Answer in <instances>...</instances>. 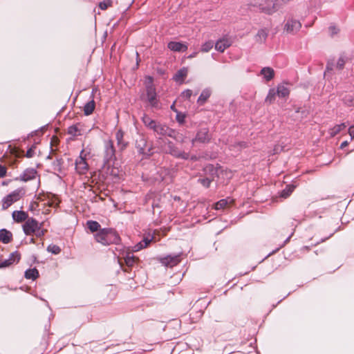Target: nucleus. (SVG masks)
Wrapping results in <instances>:
<instances>
[{
    "instance_id": "nucleus-1",
    "label": "nucleus",
    "mask_w": 354,
    "mask_h": 354,
    "mask_svg": "<svg viewBox=\"0 0 354 354\" xmlns=\"http://www.w3.org/2000/svg\"><path fill=\"white\" fill-rule=\"evenodd\" d=\"M249 6L267 15H272L281 8L278 0H252Z\"/></svg>"
},
{
    "instance_id": "nucleus-36",
    "label": "nucleus",
    "mask_w": 354,
    "mask_h": 354,
    "mask_svg": "<svg viewBox=\"0 0 354 354\" xmlns=\"http://www.w3.org/2000/svg\"><path fill=\"white\" fill-rule=\"evenodd\" d=\"M62 162H63V160L62 159H56L53 162V169L56 171H58V172H61L62 171Z\"/></svg>"
},
{
    "instance_id": "nucleus-18",
    "label": "nucleus",
    "mask_w": 354,
    "mask_h": 354,
    "mask_svg": "<svg viewBox=\"0 0 354 354\" xmlns=\"http://www.w3.org/2000/svg\"><path fill=\"white\" fill-rule=\"evenodd\" d=\"M13 220L17 223H21L28 218V214L24 211H14L12 214Z\"/></svg>"
},
{
    "instance_id": "nucleus-28",
    "label": "nucleus",
    "mask_w": 354,
    "mask_h": 354,
    "mask_svg": "<svg viewBox=\"0 0 354 354\" xmlns=\"http://www.w3.org/2000/svg\"><path fill=\"white\" fill-rule=\"evenodd\" d=\"M39 277V272L37 268L28 269L25 272V277L28 279L35 280Z\"/></svg>"
},
{
    "instance_id": "nucleus-57",
    "label": "nucleus",
    "mask_w": 354,
    "mask_h": 354,
    "mask_svg": "<svg viewBox=\"0 0 354 354\" xmlns=\"http://www.w3.org/2000/svg\"><path fill=\"white\" fill-rule=\"evenodd\" d=\"M191 159H192V160H196V156H192V157L191 158Z\"/></svg>"
},
{
    "instance_id": "nucleus-19",
    "label": "nucleus",
    "mask_w": 354,
    "mask_h": 354,
    "mask_svg": "<svg viewBox=\"0 0 354 354\" xmlns=\"http://www.w3.org/2000/svg\"><path fill=\"white\" fill-rule=\"evenodd\" d=\"M12 239V234L11 232L6 229L0 230V241L7 244L9 243Z\"/></svg>"
},
{
    "instance_id": "nucleus-56",
    "label": "nucleus",
    "mask_w": 354,
    "mask_h": 354,
    "mask_svg": "<svg viewBox=\"0 0 354 354\" xmlns=\"http://www.w3.org/2000/svg\"><path fill=\"white\" fill-rule=\"evenodd\" d=\"M171 109L173 110L174 112H175V110H177L176 108H175V104L174 103L171 106Z\"/></svg>"
},
{
    "instance_id": "nucleus-47",
    "label": "nucleus",
    "mask_w": 354,
    "mask_h": 354,
    "mask_svg": "<svg viewBox=\"0 0 354 354\" xmlns=\"http://www.w3.org/2000/svg\"><path fill=\"white\" fill-rule=\"evenodd\" d=\"M33 234H35L38 237L44 235V231L41 229V224L39 225L38 230H37Z\"/></svg>"
},
{
    "instance_id": "nucleus-42",
    "label": "nucleus",
    "mask_w": 354,
    "mask_h": 354,
    "mask_svg": "<svg viewBox=\"0 0 354 354\" xmlns=\"http://www.w3.org/2000/svg\"><path fill=\"white\" fill-rule=\"evenodd\" d=\"M198 182L205 187H209L212 180L209 178H199Z\"/></svg>"
},
{
    "instance_id": "nucleus-21",
    "label": "nucleus",
    "mask_w": 354,
    "mask_h": 354,
    "mask_svg": "<svg viewBox=\"0 0 354 354\" xmlns=\"http://www.w3.org/2000/svg\"><path fill=\"white\" fill-rule=\"evenodd\" d=\"M86 226L91 232H98L102 230L100 223L95 221H87Z\"/></svg>"
},
{
    "instance_id": "nucleus-13",
    "label": "nucleus",
    "mask_w": 354,
    "mask_h": 354,
    "mask_svg": "<svg viewBox=\"0 0 354 354\" xmlns=\"http://www.w3.org/2000/svg\"><path fill=\"white\" fill-rule=\"evenodd\" d=\"M147 97L150 105L152 107H158V101L156 99V89L153 86H148L147 87Z\"/></svg>"
},
{
    "instance_id": "nucleus-16",
    "label": "nucleus",
    "mask_w": 354,
    "mask_h": 354,
    "mask_svg": "<svg viewBox=\"0 0 354 354\" xmlns=\"http://www.w3.org/2000/svg\"><path fill=\"white\" fill-rule=\"evenodd\" d=\"M231 44V41L228 39L223 38L216 41L215 44V49L220 53H223Z\"/></svg>"
},
{
    "instance_id": "nucleus-35",
    "label": "nucleus",
    "mask_w": 354,
    "mask_h": 354,
    "mask_svg": "<svg viewBox=\"0 0 354 354\" xmlns=\"http://www.w3.org/2000/svg\"><path fill=\"white\" fill-rule=\"evenodd\" d=\"M276 95H277V93L274 88L270 89L268 94L266 98V102L272 103L274 100Z\"/></svg>"
},
{
    "instance_id": "nucleus-55",
    "label": "nucleus",
    "mask_w": 354,
    "mask_h": 354,
    "mask_svg": "<svg viewBox=\"0 0 354 354\" xmlns=\"http://www.w3.org/2000/svg\"><path fill=\"white\" fill-rule=\"evenodd\" d=\"M347 145H348V142H347V141H344V142H343L341 144V146H340V147H341V148H344V147H345L346 146H347Z\"/></svg>"
},
{
    "instance_id": "nucleus-12",
    "label": "nucleus",
    "mask_w": 354,
    "mask_h": 354,
    "mask_svg": "<svg viewBox=\"0 0 354 354\" xmlns=\"http://www.w3.org/2000/svg\"><path fill=\"white\" fill-rule=\"evenodd\" d=\"M20 258V254L17 251L12 252L8 259L0 261V268H7L13 264L17 263L19 261Z\"/></svg>"
},
{
    "instance_id": "nucleus-29",
    "label": "nucleus",
    "mask_w": 354,
    "mask_h": 354,
    "mask_svg": "<svg viewBox=\"0 0 354 354\" xmlns=\"http://www.w3.org/2000/svg\"><path fill=\"white\" fill-rule=\"evenodd\" d=\"M142 120L144 123V124L149 128V129H151L154 127L156 123L157 122L156 120H153L151 119L147 115L145 114L142 118Z\"/></svg>"
},
{
    "instance_id": "nucleus-22",
    "label": "nucleus",
    "mask_w": 354,
    "mask_h": 354,
    "mask_svg": "<svg viewBox=\"0 0 354 354\" xmlns=\"http://www.w3.org/2000/svg\"><path fill=\"white\" fill-rule=\"evenodd\" d=\"M210 95H211V90L209 88L204 89L201 92L200 96L198 98V100H197L198 103L200 104H203L207 101V100L209 97Z\"/></svg>"
},
{
    "instance_id": "nucleus-11",
    "label": "nucleus",
    "mask_w": 354,
    "mask_h": 354,
    "mask_svg": "<svg viewBox=\"0 0 354 354\" xmlns=\"http://www.w3.org/2000/svg\"><path fill=\"white\" fill-rule=\"evenodd\" d=\"M167 152L176 158L183 160H188L189 158V153L182 151L171 142H169L168 143Z\"/></svg>"
},
{
    "instance_id": "nucleus-48",
    "label": "nucleus",
    "mask_w": 354,
    "mask_h": 354,
    "mask_svg": "<svg viewBox=\"0 0 354 354\" xmlns=\"http://www.w3.org/2000/svg\"><path fill=\"white\" fill-rule=\"evenodd\" d=\"M143 242H142V241L140 242H139L138 243H137L135 246H134V250L135 251H139L143 248H145L146 247H144L143 245Z\"/></svg>"
},
{
    "instance_id": "nucleus-45",
    "label": "nucleus",
    "mask_w": 354,
    "mask_h": 354,
    "mask_svg": "<svg viewBox=\"0 0 354 354\" xmlns=\"http://www.w3.org/2000/svg\"><path fill=\"white\" fill-rule=\"evenodd\" d=\"M153 239V236H151V237H145L142 240V242H143V245L144 247H147L148 245L152 241V240Z\"/></svg>"
},
{
    "instance_id": "nucleus-9",
    "label": "nucleus",
    "mask_w": 354,
    "mask_h": 354,
    "mask_svg": "<svg viewBox=\"0 0 354 354\" xmlns=\"http://www.w3.org/2000/svg\"><path fill=\"white\" fill-rule=\"evenodd\" d=\"M180 253L174 255H168L167 257H162L160 261L165 266L172 268L180 262Z\"/></svg>"
},
{
    "instance_id": "nucleus-23",
    "label": "nucleus",
    "mask_w": 354,
    "mask_h": 354,
    "mask_svg": "<svg viewBox=\"0 0 354 354\" xmlns=\"http://www.w3.org/2000/svg\"><path fill=\"white\" fill-rule=\"evenodd\" d=\"M187 75V69L186 68H180L174 76V80L176 82H183L184 78Z\"/></svg>"
},
{
    "instance_id": "nucleus-38",
    "label": "nucleus",
    "mask_w": 354,
    "mask_h": 354,
    "mask_svg": "<svg viewBox=\"0 0 354 354\" xmlns=\"http://www.w3.org/2000/svg\"><path fill=\"white\" fill-rule=\"evenodd\" d=\"M175 112L176 113V121L180 124H183L185 122V117H186L185 114L182 112L178 111V110H175Z\"/></svg>"
},
{
    "instance_id": "nucleus-14",
    "label": "nucleus",
    "mask_w": 354,
    "mask_h": 354,
    "mask_svg": "<svg viewBox=\"0 0 354 354\" xmlns=\"http://www.w3.org/2000/svg\"><path fill=\"white\" fill-rule=\"evenodd\" d=\"M136 145L140 153L145 156H150L152 153L150 148L147 150V141L144 138L141 137L139 140H137Z\"/></svg>"
},
{
    "instance_id": "nucleus-20",
    "label": "nucleus",
    "mask_w": 354,
    "mask_h": 354,
    "mask_svg": "<svg viewBox=\"0 0 354 354\" xmlns=\"http://www.w3.org/2000/svg\"><path fill=\"white\" fill-rule=\"evenodd\" d=\"M261 74L263 76L264 79L268 82L273 78L274 72L270 67H264L261 69Z\"/></svg>"
},
{
    "instance_id": "nucleus-46",
    "label": "nucleus",
    "mask_w": 354,
    "mask_h": 354,
    "mask_svg": "<svg viewBox=\"0 0 354 354\" xmlns=\"http://www.w3.org/2000/svg\"><path fill=\"white\" fill-rule=\"evenodd\" d=\"M35 146H32V147H30L27 151H26V156L27 158H32L34 154H35Z\"/></svg>"
},
{
    "instance_id": "nucleus-43",
    "label": "nucleus",
    "mask_w": 354,
    "mask_h": 354,
    "mask_svg": "<svg viewBox=\"0 0 354 354\" xmlns=\"http://www.w3.org/2000/svg\"><path fill=\"white\" fill-rule=\"evenodd\" d=\"M345 59L344 57H340L337 62V68L339 70L342 69L345 64Z\"/></svg>"
},
{
    "instance_id": "nucleus-40",
    "label": "nucleus",
    "mask_w": 354,
    "mask_h": 354,
    "mask_svg": "<svg viewBox=\"0 0 354 354\" xmlns=\"http://www.w3.org/2000/svg\"><path fill=\"white\" fill-rule=\"evenodd\" d=\"M124 261H125V263L127 264V266L131 267L136 262V257L133 255L128 254L125 257Z\"/></svg>"
},
{
    "instance_id": "nucleus-41",
    "label": "nucleus",
    "mask_w": 354,
    "mask_h": 354,
    "mask_svg": "<svg viewBox=\"0 0 354 354\" xmlns=\"http://www.w3.org/2000/svg\"><path fill=\"white\" fill-rule=\"evenodd\" d=\"M111 4V0H103L99 3V7L101 10H106Z\"/></svg>"
},
{
    "instance_id": "nucleus-3",
    "label": "nucleus",
    "mask_w": 354,
    "mask_h": 354,
    "mask_svg": "<svg viewBox=\"0 0 354 354\" xmlns=\"http://www.w3.org/2000/svg\"><path fill=\"white\" fill-rule=\"evenodd\" d=\"M25 194V191L22 188L17 189L6 197H4L2 200V209H6L9 207H10L14 203L18 201L22 196Z\"/></svg>"
},
{
    "instance_id": "nucleus-34",
    "label": "nucleus",
    "mask_w": 354,
    "mask_h": 354,
    "mask_svg": "<svg viewBox=\"0 0 354 354\" xmlns=\"http://www.w3.org/2000/svg\"><path fill=\"white\" fill-rule=\"evenodd\" d=\"M214 44L212 41H207L202 45L201 50L203 53H207L213 48Z\"/></svg>"
},
{
    "instance_id": "nucleus-31",
    "label": "nucleus",
    "mask_w": 354,
    "mask_h": 354,
    "mask_svg": "<svg viewBox=\"0 0 354 354\" xmlns=\"http://www.w3.org/2000/svg\"><path fill=\"white\" fill-rule=\"evenodd\" d=\"M79 125L80 124H78L70 126L68 128V133L72 136H80L82 133L81 130L78 127Z\"/></svg>"
},
{
    "instance_id": "nucleus-30",
    "label": "nucleus",
    "mask_w": 354,
    "mask_h": 354,
    "mask_svg": "<svg viewBox=\"0 0 354 354\" xmlns=\"http://www.w3.org/2000/svg\"><path fill=\"white\" fill-rule=\"evenodd\" d=\"M268 35V32L266 29H261L258 31L256 35V40L258 42H263L266 41Z\"/></svg>"
},
{
    "instance_id": "nucleus-50",
    "label": "nucleus",
    "mask_w": 354,
    "mask_h": 354,
    "mask_svg": "<svg viewBox=\"0 0 354 354\" xmlns=\"http://www.w3.org/2000/svg\"><path fill=\"white\" fill-rule=\"evenodd\" d=\"M236 145L239 149H243L247 147V144L245 142H238Z\"/></svg>"
},
{
    "instance_id": "nucleus-39",
    "label": "nucleus",
    "mask_w": 354,
    "mask_h": 354,
    "mask_svg": "<svg viewBox=\"0 0 354 354\" xmlns=\"http://www.w3.org/2000/svg\"><path fill=\"white\" fill-rule=\"evenodd\" d=\"M228 203L227 199H221L215 204L216 209H221L227 206Z\"/></svg>"
},
{
    "instance_id": "nucleus-5",
    "label": "nucleus",
    "mask_w": 354,
    "mask_h": 354,
    "mask_svg": "<svg viewBox=\"0 0 354 354\" xmlns=\"http://www.w3.org/2000/svg\"><path fill=\"white\" fill-rule=\"evenodd\" d=\"M152 130L160 136H169L174 138L176 136V131L167 127L166 124L156 122Z\"/></svg>"
},
{
    "instance_id": "nucleus-10",
    "label": "nucleus",
    "mask_w": 354,
    "mask_h": 354,
    "mask_svg": "<svg viewBox=\"0 0 354 354\" xmlns=\"http://www.w3.org/2000/svg\"><path fill=\"white\" fill-rule=\"evenodd\" d=\"M301 24L299 20L289 19L284 25V30L290 34H295L300 30Z\"/></svg>"
},
{
    "instance_id": "nucleus-32",
    "label": "nucleus",
    "mask_w": 354,
    "mask_h": 354,
    "mask_svg": "<svg viewBox=\"0 0 354 354\" xmlns=\"http://www.w3.org/2000/svg\"><path fill=\"white\" fill-rule=\"evenodd\" d=\"M295 189V186L292 185H288L284 189H283L280 193V196L286 198H288L291 193L293 192Z\"/></svg>"
},
{
    "instance_id": "nucleus-24",
    "label": "nucleus",
    "mask_w": 354,
    "mask_h": 354,
    "mask_svg": "<svg viewBox=\"0 0 354 354\" xmlns=\"http://www.w3.org/2000/svg\"><path fill=\"white\" fill-rule=\"evenodd\" d=\"M277 93L279 97H284L288 96L290 91L287 86L283 84H279L277 88Z\"/></svg>"
},
{
    "instance_id": "nucleus-44",
    "label": "nucleus",
    "mask_w": 354,
    "mask_h": 354,
    "mask_svg": "<svg viewBox=\"0 0 354 354\" xmlns=\"http://www.w3.org/2000/svg\"><path fill=\"white\" fill-rule=\"evenodd\" d=\"M192 91L190 89H187V90L184 91L181 94L182 97L186 100L189 99L190 97L192 96Z\"/></svg>"
},
{
    "instance_id": "nucleus-54",
    "label": "nucleus",
    "mask_w": 354,
    "mask_h": 354,
    "mask_svg": "<svg viewBox=\"0 0 354 354\" xmlns=\"http://www.w3.org/2000/svg\"><path fill=\"white\" fill-rule=\"evenodd\" d=\"M330 70H332V66L330 64V63H328L327 66H326V71L328 72Z\"/></svg>"
},
{
    "instance_id": "nucleus-6",
    "label": "nucleus",
    "mask_w": 354,
    "mask_h": 354,
    "mask_svg": "<svg viewBox=\"0 0 354 354\" xmlns=\"http://www.w3.org/2000/svg\"><path fill=\"white\" fill-rule=\"evenodd\" d=\"M211 138L212 137L211 135L209 133L208 128H201L197 131L196 137L192 140V145H194L196 142H198L201 143H207L210 141Z\"/></svg>"
},
{
    "instance_id": "nucleus-25",
    "label": "nucleus",
    "mask_w": 354,
    "mask_h": 354,
    "mask_svg": "<svg viewBox=\"0 0 354 354\" xmlns=\"http://www.w3.org/2000/svg\"><path fill=\"white\" fill-rule=\"evenodd\" d=\"M343 103L347 106H354V93H346L342 97Z\"/></svg>"
},
{
    "instance_id": "nucleus-33",
    "label": "nucleus",
    "mask_w": 354,
    "mask_h": 354,
    "mask_svg": "<svg viewBox=\"0 0 354 354\" xmlns=\"http://www.w3.org/2000/svg\"><path fill=\"white\" fill-rule=\"evenodd\" d=\"M345 123H342L339 124L335 125L334 127L330 129V134L331 136H336L338 133H339L342 130L346 128Z\"/></svg>"
},
{
    "instance_id": "nucleus-37",
    "label": "nucleus",
    "mask_w": 354,
    "mask_h": 354,
    "mask_svg": "<svg viewBox=\"0 0 354 354\" xmlns=\"http://www.w3.org/2000/svg\"><path fill=\"white\" fill-rule=\"evenodd\" d=\"M47 251L51 252L52 254H57L60 253L61 248L57 245L50 244L48 246Z\"/></svg>"
},
{
    "instance_id": "nucleus-7",
    "label": "nucleus",
    "mask_w": 354,
    "mask_h": 354,
    "mask_svg": "<svg viewBox=\"0 0 354 354\" xmlns=\"http://www.w3.org/2000/svg\"><path fill=\"white\" fill-rule=\"evenodd\" d=\"M40 224L36 219L29 218L23 225V230L26 235H31L38 230Z\"/></svg>"
},
{
    "instance_id": "nucleus-4",
    "label": "nucleus",
    "mask_w": 354,
    "mask_h": 354,
    "mask_svg": "<svg viewBox=\"0 0 354 354\" xmlns=\"http://www.w3.org/2000/svg\"><path fill=\"white\" fill-rule=\"evenodd\" d=\"M104 160L105 163H109L115 159V150L111 140L104 141Z\"/></svg>"
},
{
    "instance_id": "nucleus-2",
    "label": "nucleus",
    "mask_w": 354,
    "mask_h": 354,
    "mask_svg": "<svg viewBox=\"0 0 354 354\" xmlns=\"http://www.w3.org/2000/svg\"><path fill=\"white\" fill-rule=\"evenodd\" d=\"M95 239L97 242L108 245L117 244L120 242V238L117 232L111 228H102L95 234Z\"/></svg>"
},
{
    "instance_id": "nucleus-27",
    "label": "nucleus",
    "mask_w": 354,
    "mask_h": 354,
    "mask_svg": "<svg viewBox=\"0 0 354 354\" xmlns=\"http://www.w3.org/2000/svg\"><path fill=\"white\" fill-rule=\"evenodd\" d=\"M95 106V103L93 99H92L91 101L88 102L84 106V112L86 115H91Z\"/></svg>"
},
{
    "instance_id": "nucleus-26",
    "label": "nucleus",
    "mask_w": 354,
    "mask_h": 354,
    "mask_svg": "<svg viewBox=\"0 0 354 354\" xmlns=\"http://www.w3.org/2000/svg\"><path fill=\"white\" fill-rule=\"evenodd\" d=\"M124 133L122 130H118L115 133V138L118 142V145L120 149H124L126 147L127 144L123 141Z\"/></svg>"
},
{
    "instance_id": "nucleus-49",
    "label": "nucleus",
    "mask_w": 354,
    "mask_h": 354,
    "mask_svg": "<svg viewBox=\"0 0 354 354\" xmlns=\"http://www.w3.org/2000/svg\"><path fill=\"white\" fill-rule=\"evenodd\" d=\"M6 167L2 165H0V177H4L6 174Z\"/></svg>"
},
{
    "instance_id": "nucleus-53",
    "label": "nucleus",
    "mask_w": 354,
    "mask_h": 354,
    "mask_svg": "<svg viewBox=\"0 0 354 354\" xmlns=\"http://www.w3.org/2000/svg\"><path fill=\"white\" fill-rule=\"evenodd\" d=\"M197 52H194L193 53L190 54L189 56H188V58L191 59V58H193V57H195L197 55Z\"/></svg>"
},
{
    "instance_id": "nucleus-52",
    "label": "nucleus",
    "mask_w": 354,
    "mask_h": 354,
    "mask_svg": "<svg viewBox=\"0 0 354 354\" xmlns=\"http://www.w3.org/2000/svg\"><path fill=\"white\" fill-rule=\"evenodd\" d=\"M330 31L331 35H333L337 32V29L334 26H330Z\"/></svg>"
},
{
    "instance_id": "nucleus-51",
    "label": "nucleus",
    "mask_w": 354,
    "mask_h": 354,
    "mask_svg": "<svg viewBox=\"0 0 354 354\" xmlns=\"http://www.w3.org/2000/svg\"><path fill=\"white\" fill-rule=\"evenodd\" d=\"M348 133L351 138V140H353L354 138V126H351L348 129Z\"/></svg>"
},
{
    "instance_id": "nucleus-8",
    "label": "nucleus",
    "mask_w": 354,
    "mask_h": 354,
    "mask_svg": "<svg viewBox=\"0 0 354 354\" xmlns=\"http://www.w3.org/2000/svg\"><path fill=\"white\" fill-rule=\"evenodd\" d=\"M84 150H82L80 156L75 160V169L77 172L80 174H86L88 171V165L86 161V159L82 157Z\"/></svg>"
},
{
    "instance_id": "nucleus-15",
    "label": "nucleus",
    "mask_w": 354,
    "mask_h": 354,
    "mask_svg": "<svg viewBox=\"0 0 354 354\" xmlns=\"http://www.w3.org/2000/svg\"><path fill=\"white\" fill-rule=\"evenodd\" d=\"M169 50L174 52H185L187 50V45L182 42L170 41L167 44Z\"/></svg>"
},
{
    "instance_id": "nucleus-17",
    "label": "nucleus",
    "mask_w": 354,
    "mask_h": 354,
    "mask_svg": "<svg viewBox=\"0 0 354 354\" xmlns=\"http://www.w3.org/2000/svg\"><path fill=\"white\" fill-rule=\"evenodd\" d=\"M37 171L35 169H27L20 175V180L24 182L32 180L35 178Z\"/></svg>"
}]
</instances>
